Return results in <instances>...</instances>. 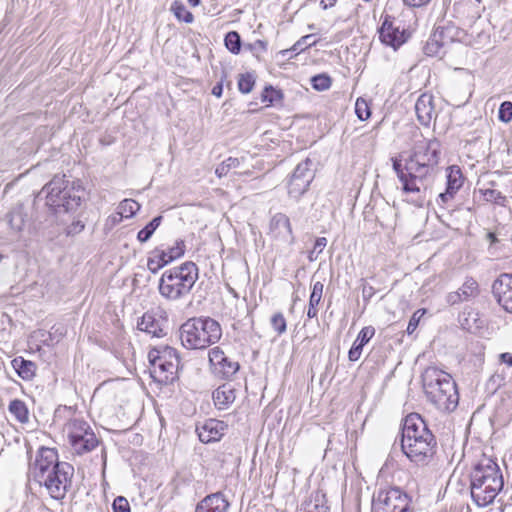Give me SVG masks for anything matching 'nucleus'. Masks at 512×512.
Listing matches in <instances>:
<instances>
[{"label": "nucleus", "mask_w": 512, "mask_h": 512, "mask_svg": "<svg viewBox=\"0 0 512 512\" xmlns=\"http://www.w3.org/2000/svg\"><path fill=\"white\" fill-rule=\"evenodd\" d=\"M74 467L68 462L59 461L57 450L40 447L35 459L29 464V476L56 500L65 497L72 485Z\"/></svg>", "instance_id": "f257e3e1"}, {"label": "nucleus", "mask_w": 512, "mask_h": 512, "mask_svg": "<svg viewBox=\"0 0 512 512\" xmlns=\"http://www.w3.org/2000/svg\"><path fill=\"white\" fill-rule=\"evenodd\" d=\"M400 446L403 454L417 466H427L437 451V441L425 420L417 413L407 415L401 429Z\"/></svg>", "instance_id": "f03ea898"}, {"label": "nucleus", "mask_w": 512, "mask_h": 512, "mask_svg": "<svg viewBox=\"0 0 512 512\" xmlns=\"http://www.w3.org/2000/svg\"><path fill=\"white\" fill-rule=\"evenodd\" d=\"M503 486L502 473L494 460L483 458L475 465L470 475V491L476 505L485 507L492 503Z\"/></svg>", "instance_id": "7ed1b4c3"}, {"label": "nucleus", "mask_w": 512, "mask_h": 512, "mask_svg": "<svg viewBox=\"0 0 512 512\" xmlns=\"http://www.w3.org/2000/svg\"><path fill=\"white\" fill-rule=\"evenodd\" d=\"M393 170L402 184V191L406 194H416L417 203L422 205L427 198L431 197V187L437 171L430 169L429 165H421L406 160L392 158Z\"/></svg>", "instance_id": "20e7f679"}, {"label": "nucleus", "mask_w": 512, "mask_h": 512, "mask_svg": "<svg viewBox=\"0 0 512 512\" xmlns=\"http://www.w3.org/2000/svg\"><path fill=\"white\" fill-rule=\"evenodd\" d=\"M423 386L428 400L442 412H452L459 403V394L452 376L436 367L423 374Z\"/></svg>", "instance_id": "39448f33"}, {"label": "nucleus", "mask_w": 512, "mask_h": 512, "mask_svg": "<svg viewBox=\"0 0 512 512\" xmlns=\"http://www.w3.org/2000/svg\"><path fill=\"white\" fill-rule=\"evenodd\" d=\"M199 278V270L194 262L187 261L165 270L158 281V292L169 302L185 299Z\"/></svg>", "instance_id": "423d86ee"}, {"label": "nucleus", "mask_w": 512, "mask_h": 512, "mask_svg": "<svg viewBox=\"0 0 512 512\" xmlns=\"http://www.w3.org/2000/svg\"><path fill=\"white\" fill-rule=\"evenodd\" d=\"M178 334L184 348L203 350L219 342L222 327L211 317H193L180 326Z\"/></svg>", "instance_id": "0eeeda50"}, {"label": "nucleus", "mask_w": 512, "mask_h": 512, "mask_svg": "<svg viewBox=\"0 0 512 512\" xmlns=\"http://www.w3.org/2000/svg\"><path fill=\"white\" fill-rule=\"evenodd\" d=\"M42 192L46 194V205L55 213L76 211L81 205L84 189L80 184L70 183L65 175H56Z\"/></svg>", "instance_id": "6e6552de"}, {"label": "nucleus", "mask_w": 512, "mask_h": 512, "mask_svg": "<svg viewBox=\"0 0 512 512\" xmlns=\"http://www.w3.org/2000/svg\"><path fill=\"white\" fill-rule=\"evenodd\" d=\"M149 361L153 368V373L159 372L161 381H172L177 374L180 358L175 348L165 346L163 348H154L148 354Z\"/></svg>", "instance_id": "1a4fd4ad"}, {"label": "nucleus", "mask_w": 512, "mask_h": 512, "mask_svg": "<svg viewBox=\"0 0 512 512\" xmlns=\"http://www.w3.org/2000/svg\"><path fill=\"white\" fill-rule=\"evenodd\" d=\"M410 497L397 487L380 490L372 500V509L384 512H409Z\"/></svg>", "instance_id": "9d476101"}, {"label": "nucleus", "mask_w": 512, "mask_h": 512, "mask_svg": "<svg viewBox=\"0 0 512 512\" xmlns=\"http://www.w3.org/2000/svg\"><path fill=\"white\" fill-rule=\"evenodd\" d=\"M208 361L211 373L222 380H231L240 369L239 362L229 357L220 346L208 351Z\"/></svg>", "instance_id": "9b49d317"}, {"label": "nucleus", "mask_w": 512, "mask_h": 512, "mask_svg": "<svg viewBox=\"0 0 512 512\" xmlns=\"http://www.w3.org/2000/svg\"><path fill=\"white\" fill-rule=\"evenodd\" d=\"M312 161L307 158L294 169L287 183L288 194L291 198L299 199L309 188L314 179Z\"/></svg>", "instance_id": "f8f14e48"}, {"label": "nucleus", "mask_w": 512, "mask_h": 512, "mask_svg": "<svg viewBox=\"0 0 512 512\" xmlns=\"http://www.w3.org/2000/svg\"><path fill=\"white\" fill-rule=\"evenodd\" d=\"M441 153V144L437 139L418 142L410 157L407 159L421 165H429L430 169L438 170Z\"/></svg>", "instance_id": "ddd939ff"}, {"label": "nucleus", "mask_w": 512, "mask_h": 512, "mask_svg": "<svg viewBox=\"0 0 512 512\" xmlns=\"http://www.w3.org/2000/svg\"><path fill=\"white\" fill-rule=\"evenodd\" d=\"M446 179V189L444 192L439 193L437 198V203L443 207L455 197L464 183V177L460 168L454 165L446 169Z\"/></svg>", "instance_id": "4468645a"}, {"label": "nucleus", "mask_w": 512, "mask_h": 512, "mask_svg": "<svg viewBox=\"0 0 512 512\" xmlns=\"http://www.w3.org/2000/svg\"><path fill=\"white\" fill-rule=\"evenodd\" d=\"M269 234L280 241L288 244L295 242L290 218L284 213L274 214L269 222Z\"/></svg>", "instance_id": "2eb2a0df"}, {"label": "nucleus", "mask_w": 512, "mask_h": 512, "mask_svg": "<svg viewBox=\"0 0 512 512\" xmlns=\"http://www.w3.org/2000/svg\"><path fill=\"white\" fill-rule=\"evenodd\" d=\"M492 293L498 304L512 313V275L502 274L492 285Z\"/></svg>", "instance_id": "dca6fc26"}, {"label": "nucleus", "mask_w": 512, "mask_h": 512, "mask_svg": "<svg viewBox=\"0 0 512 512\" xmlns=\"http://www.w3.org/2000/svg\"><path fill=\"white\" fill-rule=\"evenodd\" d=\"M379 37L381 41L397 49L407 40V34L404 29H400L399 25H395L394 20L386 17L379 30Z\"/></svg>", "instance_id": "f3484780"}, {"label": "nucleus", "mask_w": 512, "mask_h": 512, "mask_svg": "<svg viewBox=\"0 0 512 512\" xmlns=\"http://www.w3.org/2000/svg\"><path fill=\"white\" fill-rule=\"evenodd\" d=\"M227 424L216 419H208L201 426H197L196 431L199 440L203 443L219 441L224 435Z\"/></svg>", "instance_id": "a211bd4d"}, {"label": "nucleus", "mask_w": 512, "mask_h": 512, "mask_svg": "<svg viewBox=\"0 0 512 512\" xmlns=\"http://www.w3.org/2000/svg\"><path fill=\"white\" fill-rule=\"evenodd\" d=\"M479 285L473 278H467L462 286L455 292L447 295V302L450 305H456L464 301H469L478 296Z\"/></svg>", "instance_id": "6ab92c4d"}, {"label": "nucleus", "mask_w": 512, "mask_h": 512, "mask_svg": "<svg viewBox=\"0 0 512 512\" xmlns=\"http://www.w3.org/2000/svg\"><path fill=\"white\" fill-rule=\"evenodd\" d=\"M230 503L221 492L204 497L196 506L195 512H228Z\"/></svg>", "instance_id": "aec40b11"}, {"label": "nucleus", "mask_w": 512, "mask_h": 512, "mask_svg": "<svg viewBox=\"0 0 512 512\" xmlns=\"http://www.w3.org/2000/svg\"><path fill=\"white\" fill-rule=\"evenodd\" d=\"M237 390L230 383H224L212 393V399L218 410H227L236 400Z\"/></svg>", "instance_id": "412c9836"}, {"label": "nucleus", "mask_w": 512, "mask_h": 512, "mask_svg": "<svg viewBox=\"0 0 512 512\" xmlns=\"http://www.w3.org/2000/svg\"><path fill=\"white\" fill-rule=\"evenodd\" d=\"M415 112L418 121L428 126L434 114L433 96L427 93L422 94L416 101Z\"/></svg>", "instance_id": "4be33fe9"}, {"label": "nucleus", "mask_w": 512, "mask_h": 512, "mask_svg": "<svg viewBox=\"0 0 512 512\" xmlns=\"http://www.w3.org/2000/svg\"><path fill=\"white\" fill-rule=\"evenodd\" d=\"M300 510L302 512H329L330 508L327 505L326 495L321 491H314L301 504Z\"/></svg>", "instance_id": "5701e85b"}, {"label": "nucleus", "mask_w": 512, "mask_h": 512, "mask_svg": "<svg viewBox=\"0 0 512 512\" xmlns=\"http://www.w3.org/2000/svg\"><path fill=\"white\" fill-rule=\"evenodd\" d=\"M140 331L151 334L153 337H163L165 335L161 322L151 312H146L137 323Z\"/></svg>", "instance_id": "b1692460"}, {"label": "nucleus", "mask_w": 512, "mask_h": 512, "mask_svg": "<svg viewBox=\"0 0 512 512\" xmlns=\"http://www.w3.org/2000/svg\"><path fill=\"white\" fill-rule=\"evenodd\" d=\"M316 278V274L313 276L314 280ZM324 285L320 280L313 281L312 291L309 298V306L307 311V316L309 319L316 318L319 312L318 306L321 302L323 295Z\"/></svg>", "instance_id": "393cba45"}, {"label": "nucleus", "mask_w": 512, "mask_h": 512, "mask_svg": "<svg viewBox=\"0 0 512 512\" xmlns=\"http://www.w3.org/2000/svg\"><path fill=\"white\" fill-rule=\"evenodd\" d=\"M98 439L94 433H88L86 436L70 441L76 454L82 455L88 453L98 446Z\"/></svg>", "instance_id": "a878e982"}, {"label": "nucleus", "mask_w": 512, "mask_h": 512, "mask_svg": "<svg viewBox=\"0 0 512 512\" xmlns=\"http://www.w3.org/2000/svg\"><path fill=\"white\" fill-rule=\"evenodd\" d=\"M12 366L18 373V375L24 380H30L33 378L36 372V364L30 360H26L23 357H16L12 360Z\"/></svg>", "instance_id": "bb28decb"}, {"label": "nucleus", "mask_w": 512, "mask_h": 512, "mask_svg": "<svg viewBox=\"0 0 512 512\" xmlns=\"http://www.w3.org/2000/svg\"><path fill=\"white\" fill-rule=\"evenodd\" d=\"M169 263H171V261L165 254V250L156 248L148 257L147 267L151 273L156 274L161 268Z\"/></svg>", "instance_id": "cd10ccee"}, {"label": "nucleus", "mask_w": 512, "mask_h": 512, "mask_svg": "<svg viewBox=\"0 0 512 512\" xmlns=\"http://www.w3.org/2000/svg\"><path fill=\"white\" fill-rule=\"evenodd\" d=\"M11 229L21 231L25 225L26 214L22 204H17L6 216Z\"/></svg>", "instance_id": "c85d7f7f"}, {"label": "nucleus", "mask_w": 512, "mask_h": 512, "mask_svg": "<svg viewBox=\"0 0 512 512\" xmlns=\"http://www.w3.org/2000/svg\"><path fill=\"white\" fill-rule=\"evenodd\" d=\"M88 433H94L89 424L82 419H73L68 424L69 440H76L86 436Z\"/></svg>", "instance_id": "c756f323"}, {"label": "nucleus", "mask_w": 512, "mask_h": 512, "mask_svg": "<svg viewBox=\"0 0 512 512\" xmlns=\"http://www.w3.org/2000/svg\"><path fill=\"white\" fill-rule=\"evenodd\" d=\"M9 411L20 423H26L29 420V413L26 404L18 399H14L9 404Z\"/></svg>", "instance_id": "7c9ffc66"}, {"label": "nucleus", "mask_w": 512, "mask_h": 512, "mask_svg": "<svg viewBox=\"0 0 512 512\" xmlns=\"http://www.w3.org/2000/svg\"><path fill=\"white\" fill-rule=\"evenodd\" d=\"M162 220L163 217L160 215L154 217L143 229L138 232L137 240L141 243L147 242L152 237L155 230L160 226Z\"/></svg>", "instance_id": "2f4dec72"}, {"label": "nucleus", "mask_w": 512, "mask_h": 512, "mask_svg": "<svg viewBox=\"0 0 512 512\" xmlns=\"http://www.w3.org/2000/svg\"><path fill=\"white\" fill-rule=\"evenodd\" d=\"M140 209V204L133 199H124L118 206L119 219L130 218Z\"/></svg>", "instance_id": "473e14b6"}, {"label": "nucleus", "mask_w": 512, "mask_h": 512, "mask_svg": "<svg viewBox=\"0 0 512 512\" xmlns=\"http://www.w3.org/2000/svg\"><path fill=\"white\" fill-rule=\"evenodd\" d=\"M171 11L179 21L191 23L194 20L193 14L188 11L185 5L180 1H174L171 5Z\"/></svg>", "instance_id": "72a5a7b5"}, {"label": "nucleus", "mask_w": 512, "mask_h": 512, "mask_svg": "<svg viewBox=\"0 0 512 512\" xmlns=\"http://www.w3.org/2000/svg\"><path fill=\"white\" fill-rule=\"evenodd\" d=\"M256 77L252 72L240 74L238 77V89L243 94L250 93L255 85Z\"/></svg>", "instance_id": "f704fd0d"}, {"label": "nucleus", "mask_w": 512, "mask_h": 512, "mask_svg": "<svg viewBox=\"0 0 512 512\" xmlns=\"http://www.w3.org/2000/svg\"><path fill=\"white\" fill-rule=\"evenodd\" d=\"M226 48L233 54H239L241 50V37L237 31H230L226 34L225 39Z\"/></svg>", "instance_id": "c9c22d12"}, {"label": "nucleus", "mask_w": 512, "mask_h": 512, "mask_svg": "<svg viewBox=\"0 0 512 512\" xmlns=\"http://www.w3.org/2000/svg\"><path fill=\"white\" fill-rule=\"evenodd\" d=\"M240 165V159L229 157L224 160L220 165L215 169V174L222 178L226 176L232 169L238 168Z\"/></svg>", "instance_id": "e433bc0d"}, {"label": "nucleus", "mask_w": 512, "mask_h": 512, "mask_svg": "<svg viewBox=\"0 0 512 512\" xmlns=\"http://www.w3.org/2000/svg\"><path fill=\"white\" fill-rule=\"evenodd\" d=\"M354 113L361 121L367 120L371 116L370 105L364 98H357L354 104Z\"/></svg>", "instance_id": "4c0bfd02"}, {"label": "nucleus", "mask_w": 512, "mask_h": 512, "mask_svg": "<svg viewBox=\"0 0 512 512\" xmlns=\"http://www.w3.org/2000/svg\"><path fill=\"white\" fill-rule=\"evenodd\" d=\"M270 325L278 336L284 334L287 330V322L281 312H276L271 316Z\"/></svg>", "instance_id": "58836bf2"}, {"label": "nucleus", "mask_w": 512, "mask_h": 512, "mask_svg": "<svg viewBox=\"0 0 512 512\" xmlns=\"http://www.w3.org/2000/svg\"><path fill=\"white\" fill-rule=\"evenodd\" d=\"M375 328L372 326H366L359 332L356 341L359 342L358 346L354 347V356L369 340L374 336Z\"/></svg>", "instance_id": "ea45409f"}, {"label": "nucleus", "mask_w": 512, "mask_h": 512, "mask_svg": "<svg viewBox=\"0 0 512 512\" xmlns=\"http://www.w3.org/2000/svg\"><path fill=\"white\" fill-rule=\"evenodd\" d=\"M484 199L488 202H494L496 204L505 205L506 197L495 189H480L479 190Z\"/></svg>", "instance_id": "a19ab883"}, {"label": "nucleus", "mask_w": 512, "mask_h": 512, "mask_svg": "<svg viewBox=\"0 0 512 512\" xmlns=\"http://www.w3.org/2000/svg\"><path fill=\"white\" fill-rule=\"evenodd\" d=\"M283 99L281 90H277L272 86H267L262 92V101L270 104L278 103Z\"/></svg>", "instance_id": "79ce46f5"}, {"label": "nucleus", "mask_w": 512, "mask_h": 512, "mask_svg": "<svg viewBox=\"0 0 512 512\" xmlns=\"http://www.w3.org/2000/svg\"><path fill=\"white\" fill-rule=\"evenodd\" d=\"M185 248L186 246L184 240L178 239L175 241V244L172 247H169L167 250H165V254L172 262L184 255Z\"/></svg>", "instance_id": "37998d69"}, {"label": "nucleus", "mask_w": 512, "mask_h": 512, "mask_svg": "<svg viewBox=\"0 0 512 512\" xmlns=\"http://www.w3.org/2000/svg\"><path fill=\"white\" fill-rule=\"evenodd\" d=\"M311 85L317 91H325L331 86V78L327 74H318L311 78Z\"/></svg>", "instance_id": "c03bdc74"}, {"label": "nucleus", "mask_w": 512, "mask_h": 512, "mask_svg": "<svg viewBox=\"0 0 512 512\" xmlns=\"http://www.w3.org/2000/svg\"><path fill=\"white\" fill-rule=\"evenodd\" d=\"M249 49L256 58H260L261 54L267 50V42L263 40H256L253 43H249L245 46Z\"/></svg>", "instance_id": "a18cd8bd"}, {"label": "nucleus", "mask_w": 512, "mask_h": 512, "mask_svg": "<svg viewBox=\"0 0 512 512\" xmlns=\"http://www.w3.org/2000/svg\"><path fill=\"white\" fill-rule=\"evenodd\" d=\"M426 313V309H418L415 311L412 315V317L409 320L406 332L407 334H412L418 327L420 319L424 316Z\"/></svg>", "instance_id": "49530a36"}, {"label": "nucleus", "mask_w": 512, "mask_h": 512, "mask_svg": "<svg viewBox=\"0 0 512 512\" xmlns=\"http://www.w3.org/2000/svg\"><path fill=\"white\" fill-rule=\"evenodd\" d=\"M498 117L504 123H508L512 120V103L511 102L505 101L500 105Z\"/></svg>", "instance_id": "de8ad7c7"}, {"label": "nucleus", "mask_w": 512, "mask_h": 512, "mask_svg": "<svg viewBox=\"0 0 512 512\" xmlns=\"http://www.w3.org/2000/svg\"><path fill=\"white\" fill-rule=\"evenodd\" d=\"M112 509L113 512H130V505L125 497L118 496L113 501Z\"/></svg>", "instance_id": "09e8293b"}, {"label": "nucleus", "mask_w": 512, "mask_h": 512, "mask_svg": "<svg viewBox=\"0 0 512 512\" xmlns=\"http://www.w3.org/2000/svg\"><path fill=\"white\" fill-rule=\"evenodd\" d=\"M313 38V35H306V36H303L302 38H300L292 47V51L294 52H299V51H303L305 48L311 46V45H314L316 43V41L314 40L313 42H309V40Z\"/></svg>", "instance_id": "8fccbe9b"}, {"label": "nucleus", "mask_w": 512, "mask_h": 512, "mask_svg": "<svg viewBox=\"0 0 512 512\" xmlns=\"http://www.w3.org/2000/svg\"><path fill=\"white\" fill-rule=\"evenodd\" d=\"M84 227H85V225L82 223V221H80V220L74 221L67 227V234L68 235L78 234L84 229Z\"/></svg>", "instance_id": "3c124183"}, {"label": "nucleus", "mask_w": 512, "mask_h": 512, "mask_svg": "<svg viewBox=\"0 0 512 512\" xmlns=\"http://www.w3.org/2000/svg\"><path fill=\"white\" fill-rule=\"evenodd\" d=\"M425 53L429 56L439 54V46L436 40L427 42L425 46Z\"/></svg>", "instance_id": "603ef678"}, {"label": "nucleus", "mask_w": 512, "mask_h": 512, "mask_svg": "<svg viewBox=\"0 0 512 512\" xmlns=\"http://www.w3.org/2000/svg\"><path fill=\"white\" fill-rule=\"evenodd\" d=\"M327 245V239L325 237H319L316 239L315 241V244H314V252H317V254H320L323 249L326 247Z\"/></svg>", "instance_id": "864d4df0"}, {"label": "nucleus", "mask_w": 512, "mask_h": 512, "mask_svg": "<svg viewBox=\"0 0 512 512\" xmlns=\"http://www.w3.org/2000/svg\"><path fill=\"white\" fill-rule=\"evenodd\" d=\"M403 2L409 7L418 8L427 5L430 0H403Z\"/></svg>", "instance_id": "5fc2aeb1"}, {"label": "nucleus", "mask_w": 512, "mask_h": 512, "mask_svg": "<svg viewBox=\"0 0 512 512\" xmlns=\"http://www.w3.org/2000/svg\"><path fill=\"white\" fill-rule=\"evenodd\" d=\"M374 293L375 291L372 286H367L365 284L363 285L362 295L365 300H369L374 295Z\"/></svg>", "instance_id": "6e6d98bb"}, {"label": "nucleus", "mask_w": 512, "mask_h": 512, "mask_svg": "<svg viewBox=\"0 0 512 512\" xmlns=\"http://www.w3.org/2000/svg\"><path fill=\"white\" fill-rule=\"evenodd\" d=\"M500 360L507 364L508 366L512 367V354L509 352H505L500 354Z\"/></svg>", "instance_id": "4d7b16f0"}, {"label": "nucleus", "mask_w": 512, "mask_h": 512, "mask_svg": "<svg viewBox=\"0 0 512 512\" xmlns=\"http://www.w3.org/2000/svg\"><path fill=\"white\" fill-rule=\"evenodd\" d=\"M222 92H223V84L222 82H219L217 83L213 89H212V94L218 98H220L222 96Z\"/></svg>", "instance_id": "13d9d810"}, {"label": "nucleus", "mask_w": 512, "mask_h": 512, "mask_svg": "<svg viewBox=\"0 0 512 512\" xmlns=\"http://www.w3.org/2000/svg\"><path fill=\"white\" fill-rule=\"evenodd\" d=\"M336 0H322L321 5L324 9H327L329 7H332L335 5Z\"/></svg>", "instance_id": "bf43d9fd"}, {"label": "nucleus", "mask_w": 512, "mask_h": 512, "mask_svg": "<svg viewBox=\"0 0 512 512\" xmlns=\"http://www.w3.org/2000/svg\"><path fill=\"white\" fill-rule=\"evenodd\" d=\"M318 255L317 252H314V249H312L309 253V260L310 261H314L318 258Z\"/></svg>", "instance_id": "052dcab7"}, {"label": "nucleus", "mask_w": 512, "mask_h": 512, "mask_svg": "<svg viewBox=\"0 0 512 512\" xmlns=\"http://www.w3.org/2000/svg\"><path fill=\"white\" fill-rule=\"evenodd\" d=\"M110 219H111V222H112L113 224L119 223V222L122 220V219H119V215H118V213H117L116 215H114V216L110 217Z\"/></svg>", "instance_id": "680f3d73"}, {"label": "nucleus", "mask_w": 512, "mask_h": 512, "mask_svg": "<svg viewBox=\"0 0 512 512\" xmlns=\"http://www.w3.org/2000/svg\"><path fill=\"white\" fill-rule=\"evenodd\" d=\"M188 2L193 7H196L200 4V0H188Z\"/></svg>", "instance_id": "e2e57ef3"}, {"label": "nucleus", "mask_w": 512, "mask_h": 512, "mask_svg": "<svg viewBox=\"0 0 512 512\" xmlns=\"http://www.w3.org/2000/svg\"><path fill=\"white\" fill-rule=\"evenodd\" d=\"M352 356H353V353H352V346H351V347L349 348V350H348V359H349L350 361H352Z\"/></svg>", "instance_id": "0e129e2a"}, {"label": "nucleus", "mask_w": 512, "mask_h": 512, "mask_svg": "<svg viewBox=\"0 0 512 512\" xmlns=\"http://www.w3.org/2000/svg\"><path fill=\"white\" fill-rule=\"evenodd\" d=\"M488 237L491 239L492 242H494L496 240L495 235L492 233H488Z\"/></svg>", "instance_id": "69168bd1"}]
</instances>
